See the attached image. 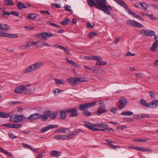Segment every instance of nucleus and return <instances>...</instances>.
I'll return each mask as SVG.
<instances>
[{
	"label": "nucleus",
	"instance_id": "nucleus-60",
	"mask_svg": "<svg viewBox=\"0 0 158 158\" xmlns=\"http://www.w3.org/2000/svg\"><path fill=\"white\" fill-rule=\"evenodd\" d=\"M54 46L55 47H56V48H59L61 50L62 49H64V47L59 45L58 44H55V45H54Z\"/></svg>",
	"mask_w": 158,
	"mask_h": 158
},
{
	"label": "nucleus",
	"instance_id": "nucleus-47",
	"mask_svg": "<svg viewBox=\"0 0 158 158\" xmlns=\"http://www.w3.org/2000/svg\"><path fill=\"white\" fill-rule=\"evenodd\" d=\"M108 144L114 149L120 148L119 146H115L110 143H108Z\"/></svg>",
	"mask_w": 158,
	"mask_h": 158
},
{
	"label": "nucleus",
	"instance_id": "nucleus-21",
	"mask_svg": "<svg viewBox=\"0 0 158 158\" xmlns=\"http://www.w3.org/2000/svg\"><path fill=\"white\" fill-rule=\"evenodd\" d=\"M17 6L19 10L27 8V7L25 6L24 4L21 2H18L17 5Z\"/></svg>",
	"mask_w": 158,
	"mask_h": 158
},
{
	"label": "nucleus",
	"instance_id": "nucleus-55",
	"mask_svg": "<svg viewBox=\"0 0 158 158\" xmlns=\"http://www.w3.org/2000/svg\"><path fill=\"white\" fill-rule=\"evenodd\" d=\"M110 111L114 114H115L117 112V110L116 108L113 107H111L110 110Z\"/></svg>",
	"mask_w": 158,
	"mask_h": 158
},
{
	"label": "nucleus",
	"instance_id": "nucleus-58",
	"mask_svg": "<svg viewBox=\"0 0 158 158\" xmlns=\"http://www.w3.org/2000/svg\"><path fill=\"white\" fill-rule=\"evenodd\" d=\"M72 135L70 134L69 135H65V140H66L67 139H72L73 138Z\"/></svg>",
	"mask_w": 158,
	"mask_h": 158
},
{
	"label": "nucleus",
	"instance_id": "nucleus-40",
	"mask_svg": "<svg viewBox=\"0 0 158 158\" xmlns=\"http://www.w3.org/2000/svg\"><path fill=\"white\" fill-rule=\"evenodd\" d=\"M148 140V139H146L145 140H142L141 139H133V141L135 142H147Z\"/></svg>",
	"mask_w": 158,
	"mask_h": 158
},
{
	"label": "nucleus",
	"instance_id": "nucleus-54",
	"mask_svg": "<svg viewBox=\"0 0 158 158\" xmlns=\"http://www.w3.org/2000/svg\"><path fill=\"white\" fill-rule=\"evenodd\" d=\"M97 35L96 33L95 32H91L89 34V37L90 38H91L94 36Z\"/></svg>",
	"mask_w": 158,
	"mask_h": 158
},
{
	"label": "nucleus",
	"instance_id": "nucleus-12",
	"mask_svg": "<svg viewBox=\"0 0 158 158\" xmlns=\"http://www.w3.org/2000/svg\"><path fill=\"white\" fill-rule=\"evenodd\" d=\"M52 111L50 110L44 112L42 115L40 114V118L43 121L47 120L48 117L52 114Z\"/></svg>",
	"mask_w": 158,
	"mask_h": 158
},
{
	"label": "nucleus",
	"instance_id": "nucleus-56",
	"mask_svg": "<svg viewBox=\"0 0 158 158\" xmlns=\"http://www.w3.org/2000/svg\"><path fill=\"white\" fill-rule=\"evenodd\" d=\"M57 114V113L54 112L50 116V118L52 119H54L56 117Z\"/></svg>",
	"mask_w": 158,
	"mask_h": 158
},
{
	"label": "nucleus",
	"instance_id": "nucleus-9",
	"mask_svg": "<svg viewBox=\"0 0 158 158\" xmlns=\"http://www.w3.org/2000/svg\"><path fill=\"white\" fill-rule=\"evenodd\" d=\"M30 85H27L26 86L22 85L17 87L14 90L15 92L18 93L23 92V90L27 89L28 87L30 86Z\"/></svg>",
	"mask_w": 158,
	"mask_h": 158
},
{
	"label": "nucleus",
	"instance_id": "nucleus-16",
	"mask_svg": "<svg viewBox=\"0 0 158 158\" xmlns=\"http://www.w3.org/2000/svg\"><path fill=\"white\" fill-rule=\"evenodd\" d=\"M61 153L59 151H52L50 152V155L52 156L53 157H58V156H60Z\"/></svg>",
	"mask_w": 158,
	"mask_h": 158
},
{
	"label": "nucleus",
	"instance_id": "nucleus-39",
	"mask_svg": "<svg viewBox=\"0 0 158 158\" xmlns=\"http://www.w3.org/2000/svg\"><path fill=\"white\" fill-rule=\"evenodd\" d=\"M54 132L55 133H66V131L64 130V129H57Z\"/></svg>",
	"mask_w": 158,
	"mask_h": 158
},
{
	"label": "nucleus",
	"instance_id": "nucleus-23",
	"mask_svg": "<svg viewBox=\"0 0 158 158\" xmlns=\"http://www.w3.org/2000/svg\"><path fill=\"white\" fill-rule=\"evenodd\" d=\"M66 110L61 111L60 112V118L61 119H64L67 117V115L66 113Z\"/></svg>",
	"mask_w": 158,
	"mask_h": 158
},
{
	"label": "nucleus",
	"instance_id": "nucleus-43",
	"mask_svg": "<svg viewBox=\"0 0 158 158\" xmlns=\"http://www.w3.org/2000/svg\"><path fill=\"white\" fill-rule=\"evenodd\" d=\"M69 21V20L68 19L64 20L61 22V24L63 25H66L68 24Z\"/></svg>",
	"mask_w": 158,
	"mask_h": 158
},
{
	"label": "nucleus",
	"instance_id": "nucleus-37",
	"mask_svg": "<svg viewBox=\"0 0 158 158\" xmlns=\"http://www.w3.org/2000/svg\"><path fill=\"white\" fill-rule=\"evenodd\" d=\"M1 37H4L9 38L10 35V33H7L5 32H2L1 33Z\"/></svg>",
	"mask_w": 158,
	"mask_h": 158
},
{
	"label": "nucleus",
	"instance_id": "nucleus-14",
	"mask_svg": "<svg viewBox=\"0 0 158 158\" xmlns=\"http://www.w3.org/2000/svg\"><path fill=\"white\" fill-rule=\"evenodd\" d=\"M158 47V40H156L153 43L152 47L151 48V50L152 52L155 51Z\"/></svg>",
	"mask_w": 158,
	"mask_h": 158
},
{
	"label": "nucleus",
	"instance_id": "nucleus-28",
	"mask_svg": "<svg viewBox=\"0 0 158 158\" xmlns=\"http://www.w3.org/2000/svg\"><path fill=\"white\" fill-rule=\"evenodd\" d=\"M98 56H85V58L86 59L90 60H98Z\"/></svg>",
	"mask_w": 158,
	"mask_h": 158
},
{
	"label": "nucleus",
	"instance_id": "nucleus-32",
	"mask_svg": "<svg viewBox=\"0 0 158 158\" xmlns=\"http://www.w3.org/2000/svg\"><path fill=\"white\" fill-rule=\"evenodd\" d=\"M140 102L143 106H144L146 107H149V103L147 104L146 101L143 99H141L140 100Z\"/></svg>",
	"mask_w": 158,
	"mask_h": 158
},
{
	"label": "nucleus",
	"instance_id": "nucleus-27",
	"mask_svg": "<svg viewBox=\"0 0 158 158\" xmlns=\"http://www.w3.org/2000/svg\"><path fill=\"white\" fill-rule=\"evenodd\" d=\"M140 5L142 7V9L144 10L147 9L148 7V5L144 2H140Z\"/></svg>",
	"mask_w": 158,
	"mask_h": 158
},
{
	"label": "nucleus",
	"instance_id": "nucleus-53",
	"mask_svg": "<svg viewBox=\"0 0 158 158\" xmlns=\"http://www.w3.org/2000/svg\"><path fill=\"white\" fill-rule=\"evenodd\" d=\"M149 93L150 94L151 97L152 98H154L156 96L157 94L156 93H153L151 91H149Z\"/></svg>",
	"mask_w": 158,
	"mask_h": 158
},
{
	"label": "nucleus",
	"instance_id": "nucleus-46",
	"mask_svg": "<svg viewBox=\"0 0 158 158\" xmlns=\"http://www.w3.org/2000/svg\"><path fill=\"white\" fill-rule=\"evenodd\" d=\"M2 126H5V127H7L9 128H12L13 124L6 123L2 124Z\"/></svg>",
	"mask_w": 158,
	"mask_h": 158
},
{
	"label": "nucleus",
	"instance_id": "nucleus-30",
	"mask_svg": "<svg viewBox=\"0 0 158 158\" xmlns=\"http://www.w3.org/2000/svg\"><path fill=\"white\" fill-rule=\"evenodd\" d=\"M95 124L86 121L85 123V124H84V126L90 129L91 127L92 126H94Z\"/></svg>",
	"mask_w": 158,
	"mask_h": 158
},
{
	"label": "nucleus",
	"instance_id": "nucleus-36",
	"mask_svg": "<svg viewBox=\"0 0 158 158\" xmlns=\"http://www.w3.org/2000/svg\"><path fill=\"white\" fill-rule=\"evenodd\" d=\"M46 38L47 39V40L48 39L55 36L56 35L55 34H54L51 32H46Z\"/></svg>",
	"mask_w": 158,
	"mask_h": 158
},
{
	"label": "nucleus",
	"instance_id": "nucleus-1",
	"mask_svg": "<svg viewBox=\"0 0 158 158\" xmlns=\"http://www.w3.org/2000/svg\"><path fill=\"white\" fill-rule=\"evenodd\" d=\"M95 0L97 4L95 3L94 0H87V4L89 7H92L94 6L96 8L103 11L106 15H109L111 14L110 11H112L113 10L110 5H106V0Z\"/></svg>",
	"mask_w": 158,
	"mask_h": 158
},
{
	"label": "nucleus",
	"instance_id": "nucleus-4",
	"mask_svg": "<svg viewBox=\"0 0 158 158\" xmlns=\"http://www.w3.org/2000/svg\"><path fill=\"white\" fill-rule=\"evenodd\" d=\"M115 2L120 6L124 8L126 11L129 14L134 17H135L136 14L128 8V7L126 6V4L122 0H115Z\"/></svg>",
	"mask_w": 158,
	"mask_h": 158
},
{
	"label": "nucleus",
	"instance_id": "nucleus-13",
	"mask_svg": "<svg viewBox=\"0 0 158 158\" xmlns=\"http://www.w3.org/2000/svg\"><path fill=\"white\" fill-rule=\"evenodd\" d=\"M40 114L38 113L31 114L29 117L27 118V119L30 120H34L40 118Z\"/></svg>",
	"mask_w": 158,
	"mask_h": 158
},
{
	"label": "nucleus",
	"instance_id": "nucleus-51",
	"mask_svg": "<svg viewBox=\"0 0 158 158\" xmlns=\"http://www.w3.org/2000/svg\"><path fill=\"white\" fill-rule=\"evenodd\" d=\"M64 7L65 9V10L67 11H71V10L70 9L71 8V6L68 5H65L64 6Z\"/></svg>",
	"mask_w": 158,
	"mask_h": 158
},
{
	"label": "nucleus",
	"instance_id": "nucleus-20",
	"mask_svg": "<svg viewBox=\"0 0 158 158\" xmlns=\"http://www.w3.org/2000/svg\"><path fill=\"white\" fill-rule=\"evenodd\" d=\"M36 37L40 38L45 40H47L46 38V32H44L37 35Z\"/></svg>",
	"mask_w": 158,
	"mask_h": 158
},
{
	"label": "nucleus",
	"instance_id": "nucleus-15",
	"mask_svg": "<svg viewBox=\"0 0 158 158\" xmlns=\"http://www.w3.org/2000/svg\"><path fill=\"white\" fill-rule=\"evenodd\" d=\"M155 108L158 107V100H154L149 103V107Z\"/></svg>",
	"mask_w": 158,
	"mask_h": 158
},
{
	"label": "nucleus",
	"instance_id": "nucleus-63",
	"mask_svg": "<svg viewBox=\"0 0 158 158\" xmlns=\"http://www.w3.org/2000/svg\"><path fill=\"white\" fill-rule=\"evenodd\" d=\"M27 48L26 45H22L19 47V48L22 50H26Z\"/></svg>",
	"mask_w": 158,
	"mask_h": 158
},
{
	"label": "nucleus",
	"instance_id": "nucleus-49",
	"mask_svg": "<svg viewBox=\"0 0 158 158\" xmlns=\"http://www.w3.org/2000/svg\"><path fill=\"white\" fill-rule=\"evenodd\" d=\"M10 35H9V38H17L18 37V35L17 34H10Z\"/></svg>",
	"mask_w": 158,
	"mask_h": 158
},
{
	"label": "nucleus",
	"instance_id": "nucleus-64",
	"mask_svg": "<svg viewBox=\"0 0 158 158\" xmlns=\"http://www.w3.org/2000/svg\"><path fill=\"white\" fill-rule=\"evenodd\" d=\"M42 153L41 152H39L36 158H42Z\"/></svg>",
	"mask_w": 158,
	"mask_h": 158
},
{
	"label": "nucleus",
	"instance_id": "nucleus-57",
	"mask_svg": "<svg viewBox=\"0 0 158 158\" xmlns=\"http://www.w3.org/2000/svg\"><path fill=\"white\" fill-rule=\"evenodd\" d=\"M60 93V91H59V89H54L53 91V93L55 95H56L58 93Z\"/></svg>",
	"mask_w": 158,
	"mask_h": 158
},
{
	"label": "nucleus",
	"instance_id": "nucleus-11",
	"mask_svg": "<svg viewBox=\"0 0 158 158\" xmlns=\"http://www.w3.org/2000/svg\"><path fill=\"white\" fill-rule=\"evenodd\" d=\"M105 111V106L103 103H101L100 104V106L96 114L99 115L104 113Z\"/></svg>",
	"mask_w": 158,
	"mask_h": 158
},
{
	"label": "nucleus",
	"instance_id": "nucleus-24",
	"mask_svg": "<svg viewBox=\"0 0 158 158\" xmlns=\"http://www.w3.org/2000/svg\"><path fill=\"white\" fill-rule=\"evenodd\" d=\"M10 116L9 113L0 111V117L2 118H8Z\"/></svg>",
	"mask_w": 158,
	"mask_h": 158
},
{
	"label": "nucleus",
	"instance_id": "nucleus-45",
	"mask_svg": "<svg viewBox=\"0 0 158 158\" xmlns=\"http://www.w3.org/2000/svg\"><path fill=\"white\" fill-rule=\"evenodd\" d=\"M48 24L50 25L51 26H53V27H57V28H59V27H60L59 25H58L54 23H52L50 22H48Z\"/></svg>",
	"mask_w": 158,
	"mask_h": 158
},
{
	"label": "nucleus",
	"instance_id": "nucleus-8",
	"mask_svg": "<svg viewBox=\"0 0 158 158\" xmlns=\"http://www.w3.org/2000/svg\"><path fill=\"white\" fill-rule=\"evenodd\" d=\"M58 127V125L57 124L49 125L43 127L40 131L42 133H44L50 129L57 128Z\"/></svg>",
	"mask_w": 158,
	"mask_h": 158
},
{
	"label": "nucleus",
	"instance_id": "nucleus-22",
	"mask_svg": "<svg viewBox=\"0 0 158 158\" xmlns=\"http://www.w3.org/2000/svg\"><path fill=\"white\" fill-rule=\"evenodd\" d=\"M65 135H58L55 136L54 138L57 140H64Z\"/></svg>",
	"mask_w": 158,
	"mask_h": 158
},
{
	"label": "nucleus",
	"instance_id": "nucleus-2",
	"mask_svg": "<svg viewBox=\"0 0 158 158\" xmlns=\"http://www.w3.org/2000/svg\"><path fill=\"white\" fill-rule=\"evenodd\" d=\"M96 102H95L91 103H85L81 104L79 106V109L81 111H84L83 114L86 116H90L92 115V113L88 110H86V108L92 107L95 105Z\"/></svg>",
	"mask_w": 158,
	"mask_h": 158
},
{
	"label": "nucleus",
	"instance_id": "nucleus-44",
	"mask_svg": "<svg viewBox=\"0 0 158 158\" xmlns=\"http://www.w3.org/2000/svg\"><path fill=\"white\" fill-rule=\"evenodd\" d=\"M55 81L56 83L57 84H61L64 83V82L62 81L63 80L62 79H55Z\"/></svg>",
	"mask_w": 158,
	"mask_h": 158
},
{
	"label": "nucleus",
	"instance_id": "nucleus-7",
	"mask_svg": "<svg viewBox=\"0 0 158 158\" xmlns=\"http://www.w3.org/2000/svg\"><path fill=\"white\" fill-rule=\"evenodd\" d=\"M127 24L130 26H133L136 27H144L142 24L134 20H128L127 21Z\"/></svg>",
	"mask_w": 158,
	"mask_h": 158
},
{
	"label": "nucleus",
	"instance_id": "nucleus-31",
	"mask_svg": "<svg viewBox=\"0 0 158 158\" xmlns=\"http://www.w3.org/2000/svg\"><path fill=\"white\" fill-rule=\"evenodd\" d=\"M0 151L5 154L8 155L9 156H12V155L11 153L6 151L1 147H0Z\"/></svg>",
	"mask_w": 158,
	"mask_h": 158
},
{
	"label": "nucleus",
	"instance_id": "nucleus-52",
	"mask_svg": "<svg viewBox=\"0 0 158 158\" xmlns=\"http://www.w3.org/2000/svg\"><path fill=\"white\" fill-rule=\"evenodd\" d=\"M147 15L150 17L152 19V20H156L157 19V18L153 17V14H147Z\"/></svg>",
	"mask_w": 158,
	"mask_h": 158
},
{
	"label": "nucleus",
	"instance_id": "nucleus-26",
	"mask_svg": "<svg viewBox=\"0 0 158 158\" xmlns=\"http://www.w3.org/2000/svg\"><path fill=\"white\" fill-rule=\"evenodd\" d=\"M98 60H97L99 62L98 63L99 65H106L107 64L106 62L102 61V58L101 57L98 56Z\"/></svg>",
	"mask_w": 158,
	"mask_h": 158
},
{
	"label": "nucleus",
	"instance_id": "nucleus-6",
	"mask_svg": "<svg viewBox=\"0 0 158 158\" xmlns=\"http://www.w3.org/2000/svg\"><path fill=\"white\" fill-rule=\"evenodd\" d=\"M66 112L69 114V117H76L77 116L78 114V112L76 107L66 109Z\"/></svg>",
	"mask_w": 158,
	"mask_h": 158
},
{
	"label": "nucleus",
	"instance_id": "nucleus-42",
	"mask_svg": "<svg viewBox=\"0 0 158 158\" xmlns=\"http://www.w3.org/2000/svg\"><path fill=\"white\" fill-rule=\"evenodd\" d=\"M112 131L113 132H114V130L112 128H106L105 129H102V131H105L106 132L110 131Z\"/></svg>",
	"mask_w": 158,
	"mask_h": 158
},
{
	"label": "nucleus",
	"instance_id": "nucleus-61",
	"mask_svg": "<svg viewBox=\"0 0 158 158\" xmlns=\"http://www.w3.org/2000/svg\"><path fill=\"white\" fill-rule=\"evenodd\" d=\"M135 55V54H132L129 52H128L125 55L126 56H133Z\"/></svg>",
	"mask_w": 158,
	"mask_h": 158
},
{
	"label": "nucleus",
	"instance_id": "nucleus-34",
	"mask_svg": "<svg viewBox=\"0 0 158 158\" xmlns=\"http://www.w3.org/2000/svg\"><path fill=\"white\" fill-rule=\"evenodd\" d=\"M92 70L94 73L98 74H101L103 71V70L99 69H94Z\"/></svg>",
	"mask_w": 158,
	"mask_h": 158
},
{
	"label": "nucleus",
	"instance_id": "nucleus-33",
	"mask_svg": "<svg viewBox=\"0 0 158 158\" xmlns=\"http://www.w3.org/2000/svg\"><path fill=\"white\" fill-rule=\"evenodd\" d=\"M146 34V35L148 36H152L154 35L155 33V32L152 31H149L147 30L146 33H145Z\"/></svg>",
	"mask_w": 158,
	"mask_h": 158
},
{
	"label": "nucleus",
	"instance_id": "nucleus-48",
	"mask_svg": "<svg viewBox=\"0 0 158 158\" xmlns=\"http://www.w3.org/2000/svg\"><path fill=\"white\" fill-rule=\"evenodd\" d=\"M76 82H83L85 81L83 77H76Z\"/></svg>",
	"mask_w": 158,
	"mask_h": 158
},
{
	"label": "nucleus",
	"instance_id": "nucleus-50",
	"mask_svg": "<svg viewBox=\"0 0 158 158\" xmlns=\"http://www.w3.org/2000/svg\"><path fill=\"white\" fill-rule=\"evenodd\" d=\"M40 12L41 14L44 15L47 14L48 15H50V13L47 10H41Z\"/></svg>",
	"mask_w": 158,
	"mask_h": 158
},
{
	"label": "nucleus",
	"instance_id": "nucleus-19",
	"mask_svg": "<svg viewBox=\"0 0 158 158\" xmlns=\"http://www.w3.org/2000/svg\"><path fill=\"white\" fill-rule=\"evenodd\" d=\"M68 82L73 85L75 86L76 83V80L73 78H68L67 79Z\"/></svg>",
	"mask_w": 158,
	"mask_h": 158
},
{
	"label": "nucleus",
	"instance_id": "nucleus-35",
	"mask_svg": "<svg viewBox=\"0 0 158 158\" xmlns=\"http://www.w3.org/2000/svg\"><path fill=\"white\" fill-rule=\"evenodd\" d=\"M4 2L6 5H13L14 4L11 0H5Z\"/></svg>",
	"mask_w": 158,
	"mask_h": 158
},
{
	"label": "nucleus",
	"instance_id": "nucleus-29",
	"mask_svg": "<svg viewBox=\"0 0 158 158\" xmlns=\"http://www.w3.org/2000/svg\"><path fill=\"white\" fill-rule=\"evenodd\" d=\"M121 114L123 115L131 116L133 114L132 112L131 111H123L121 113Z\"/></svg>",
	"mask_w": 158,
	"mask_h": 158
},
{
	"label": "nucleus",
	"instance_id": "nucleus-17",
	"mask_svg": "<svg viewBox=\"0 0 158 158\" xmlns=\"http://www.w3.org/2000/svg\"><path fill=\"white\" fill-rule=\"evenodd\" d=\"M9 27L6 24H0V30H2L6 31L9 30Z\"/></svg>",
	"mask_w": 158,
	"mask_h": 158
},
{
	"label": "nucleus",
	"instance_id": "nucleus-25",
	"mask_svg": "<svg viewBox=\"0 0 158 158\" xmlns=\"http://www.w3.org/2000/svg\"><path fill=\"white\" fill-rule=\"evenodd\" d=\"M94 126L97 127H106L107 128L109 126L108 125L106 124H105L102 123H99L97 124H95Z\"/></svg>",
	"mask_w": 158,
	"mask_h": 158
},
{
	"label": "nucleus",
	"instance_id": "nucleus-41",
	"mask_svg": "<svg viewBox=\"0 0 158 158\" xmlns=\"http://www.w3.org/2000/svg\"><path fill=\"white\" fill-rule=\"evenodd\" d=\"M22 125V124H13L12 128H20Z\"/></svg>",
	"mask_w": 158,
	"mask_h": 158
},
{
	"label": "nucleus",
	"instance_id": "nucleus-62",
	"mask_svg": "<svg viewBox=\"0 0 158 158\" xmlns=\"http://www.w3.org/2000/svg\"><path fill=\"white\" fill-rule=\"evenodd\" d=\"M51 5L52 6H55L56 8H60V5L59 4H53V3H51Z\"/></svg>",
	"mask_w": 158,
	"mask_h": 158
},
{
	"label": "nucleus",
	"instance_id": "nucleus-18",
	"mask_svg": "<svg viewBox=\"0 0 158 158\" xmlns=\"http://www.w3.org/2000/svg\"><path fill=\"white\" fill-rule=\"evenodd\" d=\"M136 150L139 151H140L143 152H152V151L148 149L145 148L144 147H137Z\"/></svg>",
	"mask_w": 158,
	"mask_h": 158
},
{
	"label": "nucleus",
	"instance_id": "nucleus-5",
	"mask_svg": "<svg viewBox=\"0 0 158 158\" xmlns=\"http://www.w3.org/2000/svg\"><path fill=\"white\" fill-rule=\"evenodd\" d=\"M23 120V116L19 114L12 115L10 117V120L14 123H19L22 122Z\"/></svg>",
	"mask_w": 158,
	"mask_h": 158
},
{
	"label": "nucleus",
	"instance_id": "nucleus-59",
	"mask_svg": "<svg viewBox=\"0 0 158 158\" xmlns=\"http://www.w3.org/2000/svg\"><path fill=\"white\" fill-rule=\"evenodd\" d=\"M9 135L11 139L15 138H17L16 136H14V135L12 133H9Z\"/></svg>",
	"mask_w": 158,
	"mask_h": 158
},
{
	"label": "nucleus",
	"instance_id": "nucleus-38",
	"mask_svg": "<svg viewBox=\"0 0 158 158\" xmlns=\"http://www.w3.org/2000/svg\"><path fill=\"white\" fill-rule=\"evenodd\" d=\"M37 16V15L35 14H30L28 16V17L30 19H35Z\"/></svg>",
	"mask_w": 158,
	"mask_h": 158
},
{
	"label": "nucleus",
	"instance_id": "nucleus-10",
	"mask_svg": "<svg viewBox=\"0 0 158 158\" xmlns=\"http://www.w3.org/2000/svg\"><path fill=\"white\" fill-rule=\"evenodd\" d=\"M120 105L118 108L121 109L126 106L127 103V99L124 98H121L119 99Z\"/></svg>",
	"mask_w": 158,
	"mask_h": 158
},
{
	"label": "nucleus",
	"instance_id": "nucleus-3",
	"mask_svg": "<svg viewBox=\"0 0 158 158\" xmlns=\"http://www.w3.org/2000/svg\"><path fill=\"white\" fill-rule=\"evenodd\" d=\"M43 64V63L42 62H38L31 64L29 67L26 69L24 73H27L36 70L40 68Z\"/></svg>",
	"mask_w": 158,
	"mask_h": 158
}]
</instances>
